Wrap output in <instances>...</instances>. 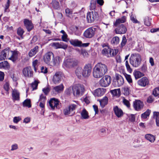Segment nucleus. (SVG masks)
Segmentation results:
<instances>
[{
	"mask_svg": "<svg viewBox=\"0 0 159 159\" xmlns=\"http://www.w3.org/2000/svg\"><path fill=\"white\" fill-rule=\"evenodd\" d=\"M108 71V67L106 65L101 62H98L93 68V76L95 78H101L107 74Z\"/></svg>",
	"mask_w": 159,
	"mask_h": 159,
	"instance_id": "1",
	"label": "nucleus"
},
{
	"mask_svg": "<svg viewBox=\"0 0 159 159\" xmlns=\"http://www.w3.org/2000/svg\"><path fill=\"white\" fill-rule=\"evenodd\" d=\"M142 61L140 55L139 53L132 54L129 59L130 64L134 67H138L141 63Z\"/></svg>",
	"mask_w": 159,
	"mask_h": 159,
	"instance_id": "2",
	"label": "nucleus"
},
{
	"mask_svg": "<svg viewBox=\"0 0 159 159\" xmlns=\"http://www.w3.org/2000/svg\"><path fill=\"white\" fill-rule=\"evenodd\" d=\"M73 93L76 97L82 95L84 91V86L80 84L74 85L72 87Z\"/></svg>",
	"mask_w": 159,
	"mask_h": 159,
	"instance_id": "3",
	"label": "nucleus"
},
{
	"mask_svg": "<svg viewBox=\"0 0 159 159\" xmlns=\"http://www.w3.org/2000/svg\"><path fill=\"white\" fill-rule=\"evenodd\" d=\"M118 51L110 48L108 46H106L102 51V53L107 57H111L114 56L117 53Z\"/></svg>",
	"mask_w": 159,
	"mask_h": 159,
	"instance_id": "4",
	"label": "nucleus"
},
{
	"mask_svg": "<svg viewBox=\"0 0 159 159\" xmlns=\"http://www.w3.org/2000/svg\"><path fill=\"white\" fill-rule=\"evenodd\" d=\"M78 64V61L75 59L68 58L64 60L63 66L67 69H72L76 66Z\"/></svg>",
	"mask_w": 159,
	"mask_h": 159,
	"instance_id": "5",
	"label": "nucleus"
},
{
	"mask_svg": "<svg viewBox=\"0 0 159 159\" xmlns=\"http://www.w3.org/2000/svg\"><path fill=\"white\" fill-rule=\"evenodd\" d=\"M77 105L71 104H70L68 107H66L63 110V113L65 116H71L75 114V110L77 108Z\"/></svg>",
	"mask_w": 159,
	"mask_h": 159,
	"instance_id": "6",
	"label": "nucleus"
},
{
	"mask_svg": "<svg viewBox=\"0 0 159 159\" xmlns=\"http://www.w3.org/2000/svg\"><path fill=\"white\" fill-rule=\"evenodd\" d=\"M111 77L109 75H105L101 79L99 84L102 87H107L111 84Z\"/></svg>",
	"mask_w": 159,
	"mask_h": 159,
	"instance_id": "7",
	"label": "nucleus"
},
{
	"mask_svg": "<svg viewBox=\"0 0 159 159\" xmlns=\"http://www.w3.org/2000/svg\"><path fill=\"white\" fill-rule=\"evenodd\" d=\"M98 14L97 11L94 10L88 13L86 18L88 22L89 23H92L98 17Z\"/></svg>",
	"mask_w": 159,
	"mask_h": 159,
	"instance_id": "8",
	"label": "nucleus"
},
{
	"mask_svg": "<svg viewBox=\"0 0 159 159\" xmlns=\"http://www.w3.org/2000/svg\"><path fill=\"white\" fill-rule=\"evenodd\" d=\"M97 28L91 27L87 29L84 32V36L87 38H91L95 34Z\"/></svg>",
	"mask_w": 159,
	"mask_h": 159,
	"instance_id": "9",
	"label": "nucleus"
},
{
	"mask_svg": "<svg viewBox=\"0 0 159 159\" xmlns=\"http://www.w3.org/2000/svg\"><path fill=\"white\" fill-rule=\"evenodd\" d=\"M82 69L83 76L84 77H88L90 75L92 72V65L90 63L86 64Z\"/></svg>",
	"mask_w": 159,
	"mask_h": 159,
	"instance_id": "10",
	"label": "nucleus"
},
{
	"mask_svg": "<svg viewBox=\"0 0 159 159\" xmlns=\"http://www.w3.org/2000/svg\"><path fill=\"white\" fill-rule=\"evenodd\" d=\"M63 79V75L60 72H57L53 75L52 82L55 84H59Z\"/></svg>",
	"mask_w": 159,
	"mask_h": 159,
	"instance_id": "11",
	"label": "nucleus"
},
{
	"mask_svg": "<svg viewBox=\"0 0 159 159\" xmlns=\"http://www.w3.org/2000/svg\"><path fill=\"white\" fill-rule=\"evenodd\" d=\"M124 83L123 78L120 75H116V79L113 80V84L115 87H119Z\"/></svg>",
	"mask_w": 159,
	"mask_h": 159,
	"instance_id": "12",
	"label": "nucleus"
},
{
	"mask_svg": "<svg viewBox=\"0 0 159 159\" xmlns=\"http://www.w3.org/2000/svg\"><path fill=\"white\" fill-rule=\"evenodd\" d=\"M51 59L52 61H49L47 64L52 66H54L58 65L61 61V57L58 56L55 57L54 56Z\"/></svg>",
	"mask_w": 159,
	"mask_h": 159,
	"instance_id": "13",
	"label": "nucleus"
},
{
	"mask_svg": "<svg viewBox=\"0 0 159 159\" xmlns=\"http://www.w3.org/2000/svg\"><path fill=\"white\" fill-rule=\"evenodd\" d=\"M144 106L143 102L140 100H136L133 102V107L137 111L142 110Z\"/></svg>",
	"mask_w": 159,
	"mask_h": 159,
	"instance_id": "14",
	"label": "nucleus"
},
{
	"mask_svg": "<svg viewBox=\"0 0 159 159\" xmlns=\"http://www.w3.org/2000/svg\"><path fill=\"white\" fill-rule=\"evenodd\" d=\"M22 72L24 75L26 77H31L33 75V72L30 67L24 68L22 70Z\"/></svg>",
	"mask_w": 159,
	"mask_h": 159,
	"instance_id": "15",
	"label": "nucleus"
},
{
	"mask_svg": "<svg viewBox=\"0 0 159 159\" xmlns=\"http://www.w3.org/2000/svg\"><path fill=\"white\" fill-rule=\"evenodd\" d=\"M12 100L14 102L19 101L20 100V93L19 91L16 89H12L11 93Z\"/></svg>",
	"mask_w": 159,
	"mask_h": 159,
	"instance_id": "16",
	"label": "nucleus"
},
{
	"mask_svg": "<svg viewBox=\"0 0 159 159\" xmlns=\"http://www.w3.org/2000/svg\"><path fill=\"white\" fill-rule=\"evenodd\" d=\"M127 31L126 27L123 24L118 25V27L115 30V31L117 34H124Z\"/></svg>",
	"mask_w": 159,
	"mask_h": 159,
	"instance_id": "17",
	"label": "nucleus"
},
{
	"mask_svg": "<svg viewBox=\"0 0 159 159\" xmlns=\"http://www.w3.org/2000/svg\"><path fill=\"white\" fill-rule=\"evenodd\" d=\"M59 102L58 100L55 98L51 99L49 102L50 106L52 109H54L55 108H58Z\"/></svg>",
	"mask_w": 159,
	"mask_h": 159,
	"instance_id": "18",
	"label": "nucleus"
},
{
	"mask_svg": "<svg viewBox=\"0 0 159 159\" xmlns=\"http://www.w3.org/2000/svg\"><path fill=\"white\" fill-rule=\"evenodd\" d=\"M149 83L148 79L146 77H143L138 81V84L142 87H145Z\"/></svg>",
	"mask_w": 159,
	"mask_h": 159,
	"instance_id": "19",
	"label": "nucleus"
},
{
	"mask_svg": "<svg viewBox=\"0 0 159 159\" xmlns=\"http://www.w3.org/2000/svg\"><path fill=\"white\" fill-rule=\"evenodd\" d=\"M113 111L116 115L118 118L121 117L123 115L124 113L122 110L117 106L114 107Z\"/></svg>",
	"mask_w": 159,
	"mask_h": 159,
	"instance_id": "20",
	"label": "nucleus"
},
{
	"mask_svg": "<svg viewBox=\"0 0 159 159\" xmlns=\"http://www.w3.org/2000/svg\"><path fill=\"white\" fill-rule=\"evenodd\" d=\"M54 56L52 52H47L43 57V60L44 62L47 64Z\"/></svg>",
	"mask_w": 159,
	"mask_h": 159,
	"instance_id": "21",
	"label": "nucleus"
},
{
	"mask_svg": "<svg viewBox=\"0 0 159 159\" xmlns=\"http://www.w3.org/2000/svg\"><path fill=\"white\" fill-rule=\"evenodd\" d=\"M24 24L28 31H30L33 28V25L31 22L27 19H25L24 20Z\"/></svg>",
	"mask_w": 159,
	"mask_h": 159,
	"instance_id": "22",
	"label": "nucleus"
},
{
	"mask_svg": "<svg viewBox=\"0 0 159 159\" xmlns=\"http://www.w3.org/2000/svg\"><path fill=\"white\" fill-rule=\"evenodd\" d=\"M9 53V51L8 49L6 48L2 51L0 55V61H2L5 60L6 58L7 55H8Z\"/></svg>",
	"mask_w": 159,
	"mask_h": 159,
	"instance_id": "23",
	"label": "nucleus"
},
{
	"mask_svg": "<svg viewBox=\"0 0 159 159\" xmlns=\"http://www.w3.org/2000/svg\"><path fill=\"white\" fill-rule=\"evenodd\" d=\"M71 44L75 47H81L82 46V42L78 39H71L70 41Z\"/></svg>",
	"mask_w": 159,
	"mask_h": 159,
	"instance_id": "24",
	"label": "nucleus"
},
{
	"mask_svg": "<svg viewBox=\"0 0 159 159\" xmlns=\"http://www.w3.org/2000/svg\"><path fill=\"white\" fill-rule=\"evenodd\" d=\"M105 92V89L103 88H99L95 91L94 95L98 97L102 95Z\"/></svg>",
	"mask_w": 159,
	"mask_h": 159,
	"instance_id": "25",
	"label": "nucleus"
},
{
	"mask_svg": "<svg viewBox=\"0 0 159 159\" xmlns=\"http://www.w3.org/2000/svg\"><path fill=\"white\" fill-rule=\"evenodd\" d=\"M126 21V17L123 16L121 18L116 19L115 23H114V25L115 26H117L120 25L121 23L125 22Z\"/></svg>",
	"mask_w": 159,
	"mask_h": 159,
	"instance_id": "26",
	"label": "nucleus"
},
{
	"mask_svg": "<svg viewBox=\"0 0 159 159\" xmlns=\"http://www.w3.org/2000/svg\"><path fill=\"white\" fill-rule=\"evenodd\" d=\"M46 100V97L44 96L43 94H41L39 100V101L40 102L39 106L41 107L42 108L44 107V104Z\"/></svg>",
	"mask_w": 159,
	"mask_h": 159,
	"instance_id": "27",
	"label": "nucleus"
},
{
	"mask_svg": "<svg viewBox=\"0 0 159 159\" xmlns=\"http://www.w3.org/2000/svg\"><path fill=\"white\" fill-rule=\"evenodd\" d=\"M75 73L78 78L80 79L81 76H83V69L81 67H78L75 69Z\"/></svg>",
	"mask_w": 159,
	"mask_h": 159,
	"instance_id": "28",
	"label": "nucleus"
},
{
	"mask_svg": "<svg viewBox=\"0 0 159 159\" xmlns=\"http://www.w3.org/2000/svg\"><path fill=\"white\" fill-rule=\"evenodd\" d=\"M10 66L9 63L7 61L0 62V68H3L5 70H8Z\"/></svg>",
	"mask_w": 159,
	"mask_h": 159,
	"instance_id": "29",
	"label": "nucleus"
},
{
	"mask_svg": "<svg viewBox=\"0 0 159 159\" xmlns=\"http://www.w3.org/2000/svg\"><path fill=\"white\" fill-rule=\"evenodd\" d=\"M145 138L150 142L154 143L155 140V137L154 136L151 134H147L145 136Z\"/></svg>",
	"mask_w": 159,
	"mask_h": 159,
	"instance_id": "30",
	"label": "nucleus"
},
{
	"mask_svg": "<svg viewBox=\"0 0 159 159\" xmlns=\"http://www.w3.org/2000/svg\"><path fill=\"white\" fill-rule=\"evenodd\" d=\"M38 47L36 46L31 49L29 53V55L30 57L34 56L38 51Z\"/></svg>",
	"mask_w": 159,
	"mask_h": 159,
	"instance_id": "31",
	"label": "nucleus"
},
{
	"mask_svg": "<svg viewBox=\"0 0 159 159\" xmlns=\"http://www.w3.org/2000/svg\"><path fill=\"white\" fill-rule=\"evenodd\" d=\"M99 102L102 108H103L108 103V98L106 96H105L103 99L99 100Z\"/></svg>",
	"mask_w": 159,
	"mask_h": 159,
	"instance_id": "32",
	"label": "nucleus"
},
{
	"mask_svg": "<svg viewBox=\"0 0 159 159\" xmlns=\"http://www.w3.org/2000/svg\"><path fill=\"white\" fill-rule=\"evenodd\" d=\"M80 114L82 119H88L89 117L88 112L84 108Z\"/></svg>",
	"mask_w": 159,
	"mask_h": 159,
	"instance_id": "33",
	"label": "nucleus"
},
{
	"mask_svg": "<svg viewBox=\"0 0 159 159\" xmlns=\"http://www.w3.org/2000/svg\"><path fill=\"white\" fill-rule=\"evenodd\" d=\"M153 118L156 120L157 126L159 127V112L156 111L154 112Z\"/></svg>",
	"mask_w": 159,
	"mask_h": 159,
	"instance_id": "34",
	"label": "nucleus"
},
{
	"mask_svg": "<svg viewBox=\"0 0 159 159\" xmlns=\"http://www.w3.org/2000/svg\"><path fill=\"white\" fill-rule=\"evenodd\" d=\"M64 88L63 85V84H61L58 86L55 87L53 88V89L55 91L58 93L62 91L63 90Z\"/></svg>",
	"mask_w": 159,
	"mask_h": 159,
	"instance_id": "35",
	"label": "nucleus"
},
{
	"mask_svg": "<svg viewBox=\"0 0 159 159\" xmlns=\"http://www.w3.org/2000/svg\"><path fill=\"white\" fill-rule=\"evenodd\" d=\"M96 7V0H92L90 3V9L94 10Z\"/></svg>",
	"mask_w": 159,
	"mask_h": 159,
	"instance_id": "36",
	"label": "nucleus"
},
{
	"mask_svg": "<svg viewBox=\"0 0 159 159\" xmlns=\"http://www.w3.org/2000/svg\"><path fill=\"white\" fill-rule=\"evenodd\" d=\"M111 93L114 96H119L120 95V89H116L111 90Z\"/></svg>",
	"mask_w": 159,
	"mask_h": 159,
	"instance_id": "37",
	"label": "nucleus"
},
{
	"mask_svg": "<svg viewBox=\"0 0 159 159\" xmlns=\"http://www.w3.org/2000/svg\"><path fill=\"white\" fill-rule=\"evenodd\" d=\"M150 110L147 109L145 112L142 114L141 115V118L144 119L147 118V117L150 115Z\"/></svg>",
	"mask_w": 159,
	"mask_h": 159,
	"instance_id": "38",
	"label": "nucleus"
},
{
	"mask_svg": "<svg viewBox=\"0 0 159 159\" xmlns=\"http://www.w3.org/2000/svg\"><path fill=\"white\" fill-rule=\"evenodd\" d=\"M134 75L136 79L141 77L143 75L142 73L139 71H135L134 72Z\"/></svg>",
	"mask_w": 159,
	"mask_h": 159,
	"instance_id": "39",
	"label": "nucleus"
},
{
	"mask_svg": "<svg viewBox=\"0 0 159 159\" xmlns=\"http://www.w3.org/2000/svg\"><path fill=\"white\" fill-rule=\"evenodd\" d=\"M23 105L24 106L27 107L28 108L31 107V102L29 99H26L23 102Z\"/></svg>",
	"mask_w": 159,
	"mask_h": 159,
	"instance_id": "40",
	"label": "nucleus"
},
{
	"mask_svg": "<svg viewBox=\"0 0 159 159\" xmlns=\"http://www.w3.org/2000/svg\"><path fill=\"white\" fill-rule=\"evenodd\" d=\"M53 7L55 9H57L60 8V5L58 2L56 1H53L52 2Z\"/></svg>",
	"mask_w": 159,
	"mask_h": 159,
	"instance_id": "41",
	"label": "nucleus"
},
{
	"mask_svg": "<svg viewBox=\"0 0 159 159\" xmlns=\"http://www.w3.org/2000/svg\"><path fill=\"white\" fill-rule=\"evenodd\" d=\"M151 19L148 16H146L144 19V22L145 25L147 26H149L151 24Z\"/></svg>",
	"mask_w": 159,
	"mask_h": 159,
	"instance_id": "42",
	"label": "nucleus"
},
{
	"mask_svg": "<svg viewBox=\"0 0 159 159\" xmlns=\"http://www.w3.org/2000/svg\"><path fill=\"white\" fill-rule=\"evenodd\" d=\"M119 38L118 37L116 36L113 37L111 40V43L114 44H117L119 43Z\"/></svg>",
	"mask_w": 159,
	"mask_h": 159,
	"instance_id": "43",
	"label": "nucleus"
},
{
	"mask_svg": "<svg viewBox=\"0 0 159 159\" xmlns=\"http://www.w3.org/2000/svg\"><path fill=\"white\" fill-rule=\"evenodd\" d=\"M130 20L131 21L134 23H139V21L136 19V16L133 14H131L130 16Z\"/></svg>",
	"mask_w": 159,
	"mask_h": 159,
	"instance_id": "44",
	"label": "nucleus"
},
{
	"mask_svg": "<svg viewBox=\"0 0 159 159\" xmlns=\"http://www.w3.org/2000/svg\"><path fill=\"white\" fill-rule=\"evenodd\" d=\"M24 33V31L23 29L20 27L17 30V34L20 36L21 38L22 39L23 38L22 35Z\"/></svg>",
	"mask_w": 159,
	"mask_h": 159,
	"instance_id": "45",
	"label": "nucleus"
},
{
	"mask_svg": "<svg viewBox=\"0 0 159 159\" xmlns=\"http://www.w3.org/2000/svg\"><path fill=\"white\" fill-rule=\"evenodd\" d=\"M152 94L155 97H158L159 95V88H156L154 89Z\"/></svg>",
	"mask_w": 159,
	"mask_h": 159,
	"instance_id": "46",
	"label": "nucleus"
},
{
	"mask_svg": "<svg viewBox=\"0 0 159 159\" xmlns=\"http://www.w3.org/2000/svg\"><path fill=\"white\" fill-rule=\"evenodd\" d=\"M127 40L125 36H123L122 37V41L121 43L120 47H123L126 44Z\"/></svg>",
	"mask_w": 159,
	"mask_h": 159,
	"instance_id": "47",
	"label": "nucleus"
},
{
	"mask_svg": "<svg viewBox=\"0 0 159 159\" xmlns=\"http://www.w3.org/2000/svg\"><path fill=\"white\" fill-rule=\"evenodd\" d=\"M61 39L62 41L66 42H67L69 40L68 38V35L66 33L62 35Z\"/></svg>",
	"mask_w": 159,
	"mask_h": 159,
	"instance_id": "48",
	"label": "nucleus"
},
{
	"mask_svg": "<svg viewBox=\"0 0 159 159\" xmlns=\"http://www.w3.org/2000/svg\"><path fill=\"white\" fill-rule=\"evenodd\" d=\"M125 76L129 84L132 83V80L130 75L126 74L125 75Z\"/></svg>",
	"mask_w": 159,
	"mask_h": 159,
	"instance_id": "49",
	"label": "nucleus"
},
{
	"mask_svg": "<svg viewBox=\"0 0 159 159\" xmlns=\"http://www.w3.org/2000/svg\"><path fill=\"white\" fill-rule=\"evenodd\" d=\"M17 58V54L16 52H14L11 57L9 58L10 59L12 60L14 62Z\"/></svg>",
	"mask_w": 159,
	"mask_h": 159,
	"instance_id": "50",
	"label": "nucleus"
},
{
	"mask_svg": "<svg viewBox=\"0 0 159 159\" xmlns=\"http://www.w3.org/2000/svg\"><path fill=\"white\" fill-rule=\"evenodd\" d=\"M125 66L128 71L130 73H131L132 70L130 66L128 63V61L127 60L125 61Z\"/></svg>",
	"mask_w": 159,
	"mask_h": 159,
	"instance_id": "51",
	"label": "nucleus"
},
{
	"mask_svg": "<svg viewBox=\"0 0 159 159\" xmlns=\"http://www.w3.org/2000/svg\"><path fill=\"white\" fill-rule=\"evenodd\" d=\"M123 91L125 95H128L129 94V89L128 87H125L124 88Z\"/></svg>",
	"mask_w": 159,
	"mask_h": 159,
	"instance_id": "52",
	"label": "nucleus"
},
{
	"mask_svg": "<svg viewBox=\"0 0 159 159\" xmlns=\"http://www.w3.org/2000/svg\"><path fill=\"white\" fill-rule=\"evenodd\" d=\"M123 102L124 104L126 106L128 107H130V104L129 102L126 99L124 98L123 100Z\"/></svg>",
	"mask_w": 159,
	"mask_h": 159,
	"instance_id": "53",
	"label": "nucleus"
},
{
	"mask_svg": "<svg viewBox=\"0 0 159 159\" xmlns=\"http://www.w3.org/2000/svg\"><path fill=\"white\" fill-rule=\"evenodd\" d=\"M154 99L153 96H150L147 98V101L148 103H152L154 101Z\"/></svg>",
	"mask_w": 159,
	"mask_h": 159,
	"instance_id": "54",
	"label": "nucleus"
},
{
	"mask_svg": "<svg viewBox=\"0 0 159 159\" xmlns=\"http://www.w3.org/2000/svg\"><path fill=\"white\" fill-rule=\"evenodd\" d=\"M38 85V83L36 81H34V82L32 83L31 86L33 90L35 89H37Z\"/></svg>",
	"mask_w": 159,
	"mask_h": 159,
	"instance_id": "55",
	"label": "nucleus"
},
{
	"mask_svg": "<svg viewBox=\"0 0 159 159\" xmlns=\"http://www.w3.org/2000/svg\"><path fill=\"white\" fill-rule=\"evenodd\" d=\"M21 120V118L20 116L15 117L13 118V121L15 123H17Z\"/></svg>",
	"mask_w": 159,
	"mask_h": 159,
	"instance_id": "56",
	"label": "nucleus"
},
{
	"mask_svg": "<svg viewBox=\"0 0 159 159\" xmlns=\"http://www.w3.org/2000/svg\"><path fill=\"white\" fill-rule=\"evenodd\" d=\"M18 148V145L17 144H14L12 145L11 146V151H13L14 150H16Z\"/></svg>",
	"mask_w": 159,
	"mask_h": 159,
	"instance_id": "57",
	"label": "nucleus"
},
{
	"mask_svg": "<svg viewBox=\"0 0 159 159\" xmlns=\"http://www.w3.org/2000/svg\"><path fill=\"white\" fill-rule=\"evenodd\" d=\"M68 45L66 44H64L63 43H60V48L66 49Z\"/></svg>",
	"mask_w": 159,
	"mask_h": 159,
	"instance_id": "58",
	"label": "nucleus"
},
{
	"mask_svg": "<svg viewBox=\"0 0 159 159\" xmlns=\"http://www.w3.org/2000/svg\"><path fill=\"white\" fill-rule=\"evenodd\" d=\"M129 120L131 122L135 121V116L134 114H131L129 116Z\"/></svg>",
	"mask_w": 159,
	"mask_h": 159,
	"instance_id": "59",
	"label": "nucleus"
},
{
	"mask_svg": "<svg viewBox=\"0 0 159 159\" xmlns=\"http://www.w3.org/2000/svg\"><path fill=\"white\" fill-rule=\"evenodd\" d=\"M52 45L56 49L60 48V43H53Z\"/></svg>",
	"mask_w": 159,
	"mask_h": 159,
	"instance_id": "60",
	"label": "nucleus"
},
{
	"mask_svg": "<svg viewBox=\"0 0 159 159\" xmlns=\"http://www.w3.org/2000/svg\"><path fill=\"white\" fill-rule=\"evenodd\" d=\"M41 72L44 74L48 72V68L46 67L42 66L41 68Z\"/></svg>",
	"mask_w": 159,
	"mask_h": 159,
	"instance_id": "61",
	"label": "nucleus"
},
{
	"mask_svg": "<svg viewBox=\"0 0 159 159\" xmlns=\"http://www.w3.org/2000/svg\"><path fill=\"white\" fill-rule=\"evenodd\" d=\"M65 12L66 15L68 16L72 14V11L69 8H66L65 10Z\"/></svg>",
	"mask_w": 159,
	"mask_h": 159,
	"instance_id": "62",
	"label": "nucleus"
},
{
	"mask_svg": "<svg viewBox=\"0 0 159 159\" xmlns=\"http://www.w3.org/2000/svg\"><path fill=\"white\" fill-rule=\"evenodd\" d=\"M50 89L49 88H44L43 89V92L45 95H47L49 92Z\"/></svg>",
	"mask_w": 159,
	"mask_h": 159,
	"instance_id": "63",
	"label": "nucleus"
},
{
	"mask_svg": "<svg viewBox=\"0 0 159 159\" xmlns=\"http://www.w3.org/2000/svg\"><path fill=\"white\" fill-rule=\"evenodd\" d=\"M3 87L4 89L6 91H8L9 89V83L7 82H6L4 84Z\"/></svg>",
	"mask_w": 159,
	"mask_h": 159,
	"instance_id": "64",
	"label": "nucleus"
}]
</instances>
